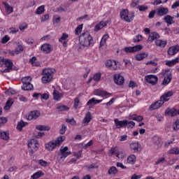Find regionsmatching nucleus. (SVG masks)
<instances>
[{
    "instance_id": "obj_60",
    "label": "nucleus",
    "mask_w": 179,
    "mask_h": 179,
    "mask_svg": "<svg viewBox=\"0 0 179 179\" xmlns=\"http://www.w3.org/2000/svg\"><path fill=\"white\" fill-rule=\"evenodd\" d=\"M6 122H8V119L6 117H0V127L4 125Z\"/></svg>"
},
{
    "instance_id": "obj_57",
    "label": "nucleus",
    "mask_w": 179,
    "mask_h": 179,
    "mask_svg": "<svg viewBox=\"0 0 179 179\" xmlns=\"http://www.w3.org/2000/svg\"><path fill=\"white\" fill-rule=\"evenodd\" d=\"M83 19H86L87 20H92V17H89L88 15H84L81 17H79L78 18H77V20H83Z\"/></svg>"
},
{
    "instance_id": "obj_40",
    "label": "nucleus",
    "mask_w": 179,
    "mask_h": 179,
    "mask_svg": "<svg viewBox=\"0 0 179 179\" xmlns=\"http://www.w3.org/2000/svg\"><path fill=\"white\" fill-rule=\"evenodd\" d=\"M0 138L3 141H8L9 131H0Z\"/></svg>"
},
{
    "instance_id": "obj_41",
    "label": "nucleus",
    "mask_w": 179,
    "mask_h": 179,
    "mask_svg": "<svg viewBox=\"0 0 179 179\" xmlns=\"http://www.w3.org/2000/svg\"><path fill=\"white\" fill-rule=\"evenodd\" d=\"M43 176H44V172H43L42 171H38L34 173L31 176V179H37V178H40V177H43Z\"/></svg>"
},
{
    "instance_id": "obj_19",
    "label": "nucleus",
    "mask_w": 179,
    "mask_h": 179,
    "mask_svg": "<svg viewBox=\"0 0 179 179\" xmlns=\"http://www.w3.org/2000/svg\"><path fill=\"white\" fill-rule=\"evenodd\" d=\"M126 162V164H131V166H134V164L136 163V155L134 154L129 155Z\"/></svg>"
},
{
    "instance_id": "obj_53",
    "label": "nucleus",
    "mask_w": 179,
    "mask_h": 179,
    "mask_svg": "<svg viewBox=\"0 0 179 179\" xmlns=\"http://www.w3.org/2000/svg\"><path fill=\"white\" fill-rule=\"evenodd\" d=\"M173 131H178L179 129V117L174 122L173 124Z\"/></svg>"
},
{
    "instance_id": "obj_22",
    "label": "nucleus",
    "mask_w": 179,
    "mask_h": 179,
    "mask_svg": "<svg viewBox=\"0 0 179 179\" xmlns=\"http://www.w3.org/2000/svg\"><path fill=\"white\" fill-rule=\"evenodd\" d=\"M173 96V92L169 91L167 92H165L161 97L160 99L163 101V103H166V101H169L170 100V98Z\"/></svg>"
},
{
    "instance_id": "obj_38",
    "label": "nucleus",
    "mask_w": 179,
    "mask_h": 179,
    "mask_svg": "<svg viewBox=\"0 0 179 179\" xmlns=\"http://www.w3.org/2000/svg\"><path fill=\"white\" fill-rule=\"evenodd\" d=\"M36 129H37L38 131H50V129H51V127L46 125L39 124L36 126Z\"/></svg>"
},
{
    "instance_id": "obj_13",
    "label": "nucleus",
    "mask_w": 179,
    "mask_h": 179,
    "mask_svg": "<svg viewBox=\"0 0 179 179\" xmlns=\"http://www.w3.org/2000/svg\"><path fill=\"white\" fill-rule=\"evenodd\" d=\"M145 79L150 85H156L157 80H159V78L155 75H148L145 77Z\"/></svg>"
},
{
    "instance_id": "obj_25",
    "label": "nucleus",
    "mask_w": 179,
    "mask_h": 179,
    "mask_svg": "<svg viewBox=\"0 0 179 179\" xmlns=\"http://www.w3.org/2000/svg\"><path fill=\"white\" fill-rule=\"evenodd\" d=\"M114 81L116 85H124V77L120 74H115L114 76Z\"/></svg>"
},
{
    "instance_id": "obj_30",
    "label": "nucleus",
    "mask_w": 179,
    "mask_h": 179,
    "mask_svg": "<svg viewBox=\"0 0 179 179\" xmlns=\"http://www.w3.org/2000/svg\"><path fill=\"white\" fill-rule=\"evenodd\" d=\"M157 38H160V35L157 32H151L150 34L148 40L151 43L155 41V40H157Z\"/></svg>"
},
{
    "instance_id": "obj_48",
    "label": "nucleus",
    "mask_w": 179,
    "mask_h": 179,
    "mask_svg": "<svg viewBox=\"0 0 179 179\" xmlns=\"http://www.w3.org/2000/svg\"><path fill=\"white\" fill-rule=\"evenodd\" d=\"M108 173L110 175L115 176V174H117V173H118V169H117L115 166H112L110 168Z\"/></svg>"
},
{
    "instance_id": "obj_56",
    "label": "nucleus",
    "mask_w": 179,
    "mask_h": 179,
    "mask_svg": "<svg viewBox=\"0 0 179 179\" xmlns=\"http://www.w3.org/2000/svg\"><path fill=\"white\" fill-rule=\"evenodd\" d=\"M6 94H16V91L13 88H9L7 91L5 92Z\"/></svg>"
},
{
    "instance_id": "obj_63",
    "label": "nucleus",
    "mask_w": 179,
    "mask_h": 179,
    "mask_svg": "<svg viewBox=\"0 0 179 179\" xmlns=\"http://www.w3.org/2000/svg\"><path fill=\"white\" fill-rule=\"evenodd\" d=\"M179 7V1H175L171 6L172 9H177Z\"/></svg>"
},
{
    "instance_id": "obj_34",
    "label": "nucleus",
    "mask_w": 179,
    "mask_h": 179,
    "mask_svg": "<svg viewBox=\"0 0 179 179\" xmlns=\"http://www.w3.org/2000/svg\"><path fill=\"white\" fill-rule=\"evenodd\" d=\"M131 150H134V152H139V143L134 142L130 143Z\"/></svg>"
},
{
    "instance_id": "obj_9",
    "label": "nucleus",
    "mask_w": 179,
    "mask_h": 179,
    "mask_svg": "<svg viewBox=\"0 0 179 179\" xmlns=\"http://www.w3.org/2000/svg\"><path fill=\"white\" fill-rule=\"evenodd\" d=\"M106 66H108V68H110V69H112V71L120 69V63L115 60L106 61Z\"/></svg>"
},
{
    "instance_id": "obj_29",
    "label": "nucleus",
    "mask_w": 179,
    "mask_h": 179,
    "mask_svg": "<svg viewBox=\"0 0 179 179\" xmlns=\"http://www.w3.org/2000/svg\"><path fill=\"white\" fill-rule=\"evenodd\" d=\"M62 96H64V93H59L58 90H55L53 92V99L56 100V101H59L61 99H62Z\"/></svg>"
},
{
    "instance_id": "obj_5",
    "label": "nucleus",
    "mask_w": 179,
    "mask_h": 179,
    "mask_svg": "<svg viewBox=\"0 0 179 179\" xmlns=\"http://www.w3.org/2000/svg\"><path fill=\"white\" fill-rule=\"evenodd\" d=\"M120 17L122 20H124V22H127L129 23L134 20V17H135V14L134 13H129V10L127 9H123L120 11Z\"/></svg>"
},
{
    "instance_id": "obj_3",
    "label": "nucleus",
    "mask_w": 179,
    "mask_h": 179,
    "mask_svg": "<svg viewBox=\"0 0 179 179\" xmlns=\"http://www.w3.org/2000/svg\"><path fill=\"white\" fill-rule=\"evenodd\" d=\"M79 41L80 45L89 47L91 44H93V38L90 36V33L84 32L80 36Z\"/></svg>"
},
{
    "instance_id": "obj_14",
    "label": "nucleus",
    "mask_w": 179,
    "mask_h": 179,
    "mask_svg": "<svg viewBox=\"0 0 179 179\" xmlns=\"http://www.w3.org/2000/svg\"><path fill=\"white\" fill-rule=\"evenodd\" d=\"M23 45L18 44L17 46L16 47V48L14 50H8V54H10V55H17L22 52H23Z\"/></svg>"
},
{
    "instance_id": "obj_51",
    "label": "nucleus",
    "mask_w": 179,
    "mask_h": 179,
    "mask_svg": "<svg viewBox=\"0 0 179 179\" xmlns=\"http://www.w3.org/2000/svg\"><path fill=\"white\" fill-rule=\"evenodd\" d=\"M169 153H170V155H179V148H178V147H175V148H171L169 150Z\"/></svg>"
},
{
    "instance_id": "obj_7",
    "label": "nucleus",
    "mask_w": 179,
    "mask_h": 179,
    "mask_svg": "<svg viewBox=\"0 0 179 179\" xmlns=\"http://www.w3.org/2000/svg\"><path fill=\"white\" fill-rule=\"evenodd\" d=\"M31 79L32 78L30 76L24 77L22 79V90H31V89H33V85H31V83H30Z\"/></svg>"
},
{
    "instance_id": "obj_39",
    "label": "nucleus",
    "mask_w": 179,
    "mask_h": 179,
    "mask_svg": "<svg viewBox=\"0 0 179 179\" xmlns=\"http://www.w3.org/2000/svg\"><path fill=\"white\" fill-rule=\"evenodd\" d=\"M178 62H179V58L177 57L172 60L167 61L166 62V65H167V66H173L176 65V64H178Z\"/></svg>"
},
{
    "instance_id": "obj_20",
    "label": "nucleus",
    "mask_w": 179,
    "mask_h": 179,
    "mask_svg": "<svg viewBox=\"0 0 179 179\" xmlns=\"http://www.w3.org/2000/svg\"><path fill=\"white\" fill-rule=\"evenodd\" d=\"M69 38V35L66 33H64L60 38L59 39V43H62V45L66 47L68 45V38Z\"/></svg>"
},
{
    "instance_id": "obj_27",
    "label": "nucleus",
    "mask_w": 179,
    "mask_h": 179,
    "mask_svg": "<svg viewBox=\"0 0 179 179\" xmlns=\"http://www.w3.org/2000/svg\"><path fill=\"white\" fill-rule=\"evenodd\" d=\"M155 45L160 47V48H164L167 45V41L158 39L155 41Z\"/></svg>"
},
{
    "instance_id": "obj_17",
    "label": "nucleus",
    "mask_w": 179,
    "mask_h": 179,
    "mask_svg": "<svg viewBox=\"0 0 179 179\" xmlns=\"http://www.w3.org/2000/svg\"><path fill=\"white\" fill-rule=\"evenodd\" d=\"M40 117V111L34 110L29 113L27 117V120L31 121V120H37Z\"/></svg>"
},
{
    "instance_id": "obj_44",
    "label": "nucleus",
    "mask_w": 179,
    "mask_h": 179,
    "mask_svg": "<svg viewBox=\"0 0 179 179\" xmlns=\"http://www.w3.org/2000/svg\"><path fill=\"white\" fill-rule=\"evenodd\" d=\"M13 102H14L13 99H9L7 101L6 106H4V110H9V108H10V107H12Z\"/></svg>"
},
{
    "instance_id": "obj_64",
    "label": "nucleus",
    "mask_w": 179,
    "mask_h": 179,
    "mask_svg": "<svg viewBox=\"0 0 179 179\" xmlns=\"http://www.w3.org/2000/svg\"><path fill=\"white\" fill-rule=\"evenodd\" d=\"M141 178H142V175H136L135 173L133 174L131 178V179H141Z\"/></svg>"
},
{
    "instance_id": "obj_59",
    "label": "nucleus",
    "mask_w": 179,
    "mask_h": 179,
    "mask_svg": "<svg viewBox=\"0 0 179 179\" xmlns=\"http://www.w3.org/2000/svg\"><path fill=\"white\" fill-rule=\"evenodd\" d=\"M164 162H166V158H164V157H162L159 158L156 161L155 164H160L162 163H164Z\"/></svg>"
},
{
    "instance_id": "obj_24",
    "label": "nucleus",
    "mask_w": 179,
    "mask_h": 179,
    "mask_svg": "<svg viewBox=\"0 0 179 179\" xmlns=\"http://www.w3.org/2000/svg\"><path fill=\"white\" fill-rule=\"evenodd\" d=\"M116 128L120 129L122 128V127H127V120H119L118 119L114 120Z\"/></svg>"
},
{
    "instance_id": "obj_2",
    "label": "nucleus",
    "mask_w": 179,
    "mask_h": 179,
    "mask_svg": "<svg viewBox=\"0 0 179 179\" xmlns=\"http://www.w3.org/2000/svg\"><path fill=\"white\" fill-rule=\"evenodd\" d=\"M64 141L65 136H60L57 137V139L47 143L45 145V149L49 152H52V150H54L55 148H59V146H61V145H62V142H64Z\"/></svg>"
},
{
    "instance_id": "obj_47",
    "label": "nucleus",
    "mask_w": 179,
    "mask_h": 179,
    "mask_svg": "<svg viewBox=\"0 0 179 179\" xmlns=\"http://www.w3.org/2000/svg\"><path fill=\"white\" fill-rule=\"evenodd\" d=\"M152 142L154 145H157V146H158V148H159V146H162V145L160 144V138H159V136H154L152 138Z\"/></svg>"
},
{
    "instance_id": "obj_32",
    "label": "nucleus",
    "mask_w": 179,
    "mask_h": 179,
    "mask_svg": "<svg viewBox=\"0 0 179 179\" xmlns=\"http://www.w3.org/2000/svg\"><path fill=\"white\" fill-rule=\"evenodd\" d=\"M92 113H90V112L87 113L83 120V124H85V125H87L89 122L92 121Z\"/></svg>"
},
{
    "instance_id": "obj_37",
    "label": "nucleus",
    "mask_w": 179,
    "mask_h": 179,
    "mask_svg": "<svg viewBox=\"0 0 179 179\" xmlns=\"http://www.w3.org/2000/svg\"><path fill=\"white\" fill-rule=\"evenodd\" d=\"M110 36L108 34H106L101 38L100 43H99V47H103V45H106L107 43V40H108Z\"/></svg>"
},
{
    "instance_id": "obj_49",
    "label": "nucleus",
    "mask_w": 179,
    "mask_h": 179,
    "mask_svg": "<svg viewBox=\"0 0 179 179\" xmlns=\"http://www.w3.org/2000/svg\"><path fill=\"white\" fill-rule=\"evenodd\" d=\"M79 106H80V99H79V97H76L74 99L73 108L76 110H78V108H79Z\"/></svg>"
},
{
    "instance_id": "obj_26",
    "label": "nucleus",
    "mask_w": 179,
    "mask_h": 179,
    "mask_svg": "<svg viewBox=\"0 0 179 179\" xmlns=\"http://www.w3.org/2000/svg\"><path fill=\"white\" fill-rule=\"evenodd\" d=\"M169 13V8H160L157 10V15L158 16H164V15H167Z\"/></svg>"
},
{
    "instance_id": "obj_16",
    "label": "nucleus",
    "mask_w": 179,
    "mask_h": 179,
    "mask_svg": "<svg viewBox=\"0 0 179 179\" xmlns=\"http://www.w3.org/2000/svg\"><path fill=\"white\" fill-rule=\"evenodd\" d=\"M41 50L44 52V54H50L53 50L52 45L48 43H45L41 45Z\"/></svg>"
},
{
    "instance_id": "obj_50",
    "label": "nucleus",
    "mask_w": 179,
    "mask_h": 179,
    "mask_svg": "<svg viewBox=\"0 0 179 179\" xmlns=\"http://www.w3.org/2000/svg\"><path fill=\"white\" fill-rule=\"evenodd\" d=\"M83 29V24L78 25L75 30V33L76 36H79V34L82 33Z\"/></svg>"
},
{
    "instance_id": "obj_36",
    "label": "nucleus",
    "mask_w": 179,
    "mask_h": 179,
    "mask_svg": "<svg viewBox=\"0 0 179 179\" xmlns=\"http://www.w3.org/2000/svg\"><path fill=\"white\" fill-rule=\"evenodd\" d=\"M101 101H103V99H96V98H92L87 101V105L92 106V104H99L101 103Z\"/></svg>"
},
{
    "instance_id": "obj_31",
    "label": "nucleus",
    "mask_w": 179,
    "mask_h": 179,
    "mask_svg": "<svg viewBox=\"0 0 179 179\" xmlns=\"http://www.w3.org/2000/svg\"><path fill=\"white\" fill-rule=\"evenodd\" d=\"M164 22L167 24V26H170L174 23V17L171 15H166L164 17Z\"/></svg>"
},
{
    "instance_id": "obj_62",
    "label": "nucleus",
    "mask_w": 179,
    "mask_h": 179,
    "mask_svg": "<svg viewBox=\"0 0 179 179\" xmlns=\"http://www.w3.org/2000/svg\"><path fill=\"white\" fill-rule=\"evenodd\" d=\"M139 5V1L138 0H133L131 4V8H136V6H138Z\"/></svg>"
},
{
    "instance_id": "obj_52",
    "label": "nucleus",
    "mask_w": 179,
    "mask_h": 179,
    "mask_svg": "<svg viewBox=\"0 0 179 179\" xmlns=\"http://www.w3.org/2000/svg\"><path fill=\"white\" fill-rule=\"evenodd\" d=\"M92 79L93 80H94V82H99L100 79H101V73H95Z\"/></svg>"
},
{
    "instance_id": "obj_23",
    "label": "nucleus",
    "mask_w": 179,
    "mask_h": 179,
    "mask_svg": "<svg viewBox=\"0 0 179 179\" xmlns=\"http://www.w3.org/2000/svg\"><path fill=\"white\" fill-rule=\"evenodd\" d=\"M164 104V102L161 99H159V101L150 105V110H157V108H160V107H162V106H163Z\"/></svg>"
},
{
    "instance_id": "obj_58",
    "label": "nucleus",
    "mask_w": 179,
    "mask_h": 179,
    "mask_svg": "<svg viewBox=\"0 0 179 179\" xmlns=\"http://www.w3.org/2000/svg\"><path fill=\"white\" fill-rule=\"evenodd\" d=\"M18 100H20V101H24V103H26V101H28V99L27 97L23 96V95H18Z\"/></svg>"
},
{
    "instance_id": "obj_43",
    "label": "nucleus",
    "mask_w": 179,
    "mask_h": 179,
    "mask_svg": "<svg viewBox=\"0 0 179 179\" xmlns=\"http://www.w3.org/2000/svg\"><path fill=\"white\" fill-rule=\"evenodd\" d=\"M57 109L59 110V111H68L69 110V107L65 105L59 104L57 106Z\"/></svg>"
},
{
    "instance_id": "obj_45",
    "label": "nucleus",
    "mask_w": 179,
    "mask_h": 179,
    "mask_svg": "<svg viewBox=\"0 0 179 179\" xmlns=\"http://www.w3.org/2000/svg\"><path fill=\"white\" fill-rule=\"evenodd\" d=\"M45 6H41L38 7L35 11L36 15H43L44 13Z\"/></svg>"
},
{
    "instance_id": "obj_42",
    "label": "nucleus",
    "mask_w": 179,
    "mask_h": 179,
    "mask_svg": "<svg viewBox=\"0 0 179 179\" xmlns=\"http://www.w3.org/2000/svg\"><path fill=\"white\" fill-rule=\"evenodd\" d=\"M27 122H24V121L21 120L20 122H18L17 125V129L18 131H22L24 127L27 125Z\"/></svg>"
},
{
    "instance_id": "obj_1",
    "label": "nucleus",
    "mask_w": 179,
    "mask_h": 179,
    "mask_svg": "<svg viewBox=\"0 0 179 179\" xmlns=\"http://www.w3.org/2000/svg\"><path fill=\"white\" fill-rule=\"evenodd\" d=\"M54 73H55V69H44L41 73L42 78L41 82L43 85H47L54 78Z\"/></svg>"
},
{
    "instance_id": "obj_28",
    "label": "nucleus",
    "mask_w": 179,
    "mask_h": 179,
    "mask_svg": "<svg viewBox=\"0 0 179 179\" xmlns=\"http://www.w3.org/2000/svg\"><path fill=\"white\" fill-rule=\"evenodd\" d=\"M177 114H178V111L177 109L174 108H168L165 111V115H170L171 117H174V115H177Z\"/></svg>"
},
{
    "instance_id": "obj_11",
    "label": "nucleus",
    "mask_w": 179,
    "mask_h": 179,
    "mask_svg": "<svg viewBox=\"0 0 179 179\" xmlns=\"http://www.w3.org/2000/svg\"><path fill=\"white\" fill-rule=\"evenodd\" d=\"M94 94H95V96H99L100 97H105V99H108V97H111V96H113L111 93L100 89L95 90L94 91Z\"/></svg>"
},
{
    "instance_id": "obj_35",
    "label": "nucleus",
    "mask_w": 179,
    "mask_h": 179,
    "mask_svg": "<svg viewBox=\"0 0 179 179\" xmlns=\"http://www.w3.org/2000/svg\"><path fill=\"white\" fill-rule=\"evenodd\" d=\"M3 5H4L6 10L8 13V15H10V13H13V7L12 6L9 5V3L6 2H3Z\"/></svg>"
},
{
    "instance_id": "obj_10",
    "label": "nucleus",
    "mask_w": 179,
    "mask_h": 179,
    "mask_svg": "<svg viewBox=\"0 0 179 179\" xmlns=\"http://www.w3.org/2000/svg\"><path fill=\"white\" fill-rule=\"evenodd\" d=\"M141 50H142V45H141L129 46L124 48V51L127 52V54L138 52V51H141Z\"/></svg>"
},
{
    "instance_id": "obj_18",
    "label": "nucleus",
    "mask_w": 179,
    "mask_h": 179,
    "mask_svg": "<svg viewBox=\"0 0 179 179\" xmlns=\"http://www.w3.org/2000/svg\"><path fill=\"white\" fill-rule=\"evenodd\" d=\"M107 24H108V22L101 21L96 25H95V27L94 28V31L97 32L99 30H101V29H103L104 27H106V26H107Z\"/></svg>"
},
{
    "instance_id": "obj_33",
    "label": "nucleus",
    "mask_w": 179,
    "mask_h": 179,
    "mask_svg": "<svg viewBox=\"0 0 179 179\" xmlns=\"http://www.w3.org/2000/svg\"><path fill=\"white\" fill-rule=\"evenodd\" d=\"M149 55L146 52L143 53H138L136 55L135 58L136 61H142L143 59H145V58L148 57Z\"/></svg>"
},
{
    "instance_id": "obj_61",
    "label": "nucleus",
    "mask_w": 179,
    "mask_h": 179,
    "mask_svg": "<svg viewBox=\"0 0 179 179\" xmlns=\"http://www.w3.org/2000/svg\"><path fill=\"white\" fill-rule=\"evenodd\" d=\"M48 19H50V15L46 14L41 17V22H47V20H48Z\"/></svg>"
},
{
    "instance_id": "obj_4",
    "label": "nucleus",
    "mask_w": 179,
    "mask_h": 179,
    "mask_svg": "<svg viewBox=\"0 0 179 179\" xmlns=\"http://www.w3.org/2000/svg\"><path fill=\"white\" fill-rule=\"evenodd\" d=\"M115 155L117 159H120L121 160L125 159L127 157V152L121 148H112L108 152V156L111 157Z\"/></svg>"
},
{
    "instance_id": "obj_46",
    "label": "nucleus",
    "mask_w": 179,
    "mask_h": 179,
    "mask_svg": "<svg viewBox=\"0 0 179 179\" xmlns=\"http://www.w3.org/2000/svg\"><path fill=\"white\" fill-rule=\"evenodd\" d=\"M38 164H39L41 167H48V166H50V163L47 162V161H44V159H38Z\"/></svg>"
},
{
    "instance_id": "obj_15",
    "label": "nucleus",
    "mask_w": 179,
    "mask_h": 179,
    "mask_svg": "<svg viewBox=\"0 0 179 179\" xmlns=\"http://www.w3.org/2000/svg\"><path fill=\"white\" fill-rule=\"evenodd\" d=\"M3 62H4V65H6V69H5L3 71V72H4V73L10 72V71H12V68L13 66V62H12V60H10L9 59H4Z\"/></svg>"
},
{
    "instance_id": "obj_6",
    "label": "nucleus",
    "mask_w": 179,
    "mask_h": 179,
    "mask_svg": "<svg viewBox=\"0 0 179 179\" xmlns=\"http://www.w3.org/2000/svg\"><path fill=\"white\" fill-rule=\"evenodd\" d=\"M164 80L162 83L163 86H167L173 79V75L171 74V71L169 69L163 71Z\"/></svg>"
},
{
    "instance_id": "obj_8",
    "label": "nucleus",
    "mask_w": 179,
    "mask_h": 179,
    "mask_svg": "<svg viewBox=\"0 0 179 179\" xmlns=\"http://www.w3.org/2000/svg\"><path fill=\"white\" fill-rule=\"evenodd\" d=\"M28 148H29L31 152L34 153L35 152H37V150H38V148H40V144L38 143V141H37V140L31 139L28 143Z\"/></svg>"
},
{
    "instance_id": "obj_12",
    "label": "nucleus",
    "mask_w": 179,
    "mask_h": 179,
    "mask_svg": "<svg viewBox=\"0 0 179 179\" xmlns=\"http://www.w3.org/2000/svg\"><path fill=\"white\" fill-rule=\"evenodd\" d=\"M69 150V148L68 147H61L59 152H60V159H66V157H68V156H69L70 155H72V152L71 151H68Z\"/></svg>"
},
{
    "instance_id": "obj_54",
    "label": "nucleus",
    "mask_w": 179,
    "mask_h": 179,
    "mask_svg": "<svg viewBox=\"0 0 179 179\" xmlns=\"http://www.w3.org/2000/svg\"><path fill=\"white\" fill-rule=\"evenodd\" d=\"M126 127L128 128H134V127H135V122L127 120Z\"/></svg>"
},
{
    "instance_id": "obj_55",
    "label": "nucleus",
    "mask_w": 179,
    "mask_h": 179,
    "mask_svg": "<svg viewBox=\"0 0 179 179\" xmlns=\"http://www.w3.org/2000/svg\"><path fill=\"white\" fill-rule=\"evenodd\" d=\"M10 40V37H9V36L6 35L2 38L1 40V43L2 44H6V43H8V41H9Z\"/></svg>"
},
{
    "instance_id": "obj_21",
    "label": "nucleus",
    "mask_w": 179,
    "mask_h": 179,
    "mask_svg": "<svg viewBox=\"0 0 179 179\" xmlns=\"http://www.w3.org/2000/svg\"><path fill=\"white\" fill-rule=\"evenodd\" d=\"M179 51V45H173L169 48L168 50V55H176Z\"/></svg>"
}]
</instances>
